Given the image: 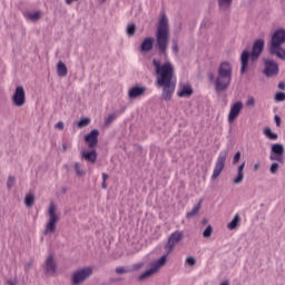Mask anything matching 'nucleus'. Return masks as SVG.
<instances>
[{"instance_id": "1", "label": "nucleus", "mask_w": 285, "mask_h": 285, "mask_svg": "<svg viewBox=\"0 0 285 285\" xmlns=\"http://www.w3.org/2000/svg\"><path fill=\"white\" fill-rule=\"evenodd\" d=\"M153 66L156 72L157 83L163 88L161 97L165 101H170L173 95H175V86H177L175 81V66L171 62L161 63L157 59L153 60Z\"/></svg>"}, {"instance_id": "2", "label": "nucleus", "mask_w": 285, "mask_h": 285, "mask_svg": "<svg viewBox=\"0 0 285 285\" xmlns=\"http://www.w3.org/2000/svg\"><path fill=\"white\" fill-rule=\"evenodd\" d=\"M230 81H233V66L230 62H222L218 67V77L215 80L216 92L228 90Z\"/></svg>"}, {"instance_id": "3", "label": "nucleus", "mask_w": 285, "mask_h": 285, "mask_svg": "<svg viewBox=\"0 0 285 285\" xmlns=\"http://www.w3.org/2000/svg\"><path fill=\"white\" fill-rule=\"evenodd\" d=\"M168 18L166 16H161L156 32V46H158V50H160L163 55L168 50Z\"/></svg>"}, {"instance_id": "4", "label": "nucleus", "mask_w": 285, "mask_h": 285, "mask_svg": "<svg viewBox=\"0 0 285 285\" xmlns=\"http://www.w3.org/2000/svg\"><path fill=\"white\" fill-rule=\"evenodd\" d=\"M49 220L45 227V235H52L57 230V224H59V214H57V205L51 202L48 208Z\"/></svg>"}, {"instance_id": "5", "label": "nucleus", "mask_w": 285, "mask_h": 285, "mask_svg": "<svg viewBox=\"0 0 285 285\" xmlns=\"http://www.w3.org/2000/svg\"><path fill=\"white\" fill-rule=\"evenodd\" d=\"M92 275V267H83L77 269L71 275V284L72 285H80L86 282Z\"/></svg>"}, {"instance_id": "6", "label": "nucleus", "mask_w": 285, "mask_h": 285, "mask_svg": "<svg viewBox=\"0 0 285 285\" xmlns=\"http://www.w3.org/2000/svg\"><path fill=\"white\" fill-rule=\"evenodd\" d=\"M167 257H168V255H164L158 261L154 262L151 264L150 269L146 271L145 273H142L139 276V278H138L139 282H144V279H148V277H153V275H155V273H157L159 271V268H161V266L166 265Z\"/></svg>"}, {"instance_id": "7", "label": "nucleus", "mask_w": 285, "mask_h": 285, "mask_svg": "<svg viewBox=\"0 0 285 285\" xmlns=\"http://www.w3.org/2000/svg\"><path fill=\"white\" fill-rule=\"evenodd\" d=\"M226 157H228V151L222 150L217 157L214 171L212 175L213 181H215V179H217V177L222 175V171L224 170V168H226Z\"/></svg>"}, {"instance_id": "8", "label": "nucleus", "mask_w": 285, "mask_h": 285, "mask_svg": "<svg viewBox=\"0 0 285 285\" xmlns=\"http://www.w3.org/2000/svg\"><path fill=\"white\" fill-rule=\"evenodd\" d=\"M183 239H184V232L176 230V232L171 233L168 238L167 246H166V248H168L167 255H170V253H173L175 246H177Z\"/></svg>"}, {"instance_id": "9", "label": "nucleus", "mask_w": 285, "mask_h": 285, "mask_svg": "<svg viewBox=\"0 0 285 285\" xmlns=\"http://www.w3.org/2000/svg\"><path fill=\"white\" fill-rule=\"evenodd\" d=\"M13 106L21 108V106L26 105V89L22 86H18L12 96Z\"/></svg>"}, {"instance_id": "10", "label": "nucleus", "mask_w": 285, "mask_h": 285, "mask_svg": "<svg viewBox=\"0 0 285 285\" xmlns=\"http://www.w3.org/2000/svg\"><path fill=\"white\" fill-rule=\"evenodd\" d=\"M242 110H244V102L237 101L233 104L228 114V122L233 124V121L239 117Z\"/></svg>"}, {"instance_id": "11", "label": "nucleus", "mask_w": 285, "mask_h": 285, "mask_svg": "<svg viewBox=\"0 0 285 285\" xmlns=\"http://www.w3.org/2000/svg\"><path fill=\"white\" fill-rule=\"evenodd\" d=\"M285 43V29H277L271 40L269 47L284 46Z\"/></svg>"}, {"instance_id": "12", "label": "nucleus", "mask_w": 285, "mask_h": 285, "mask_svg": "<svg viewBox=\"0 0 285 285\" xmlns=\"http://www.w3.org/2000/svg\"><path fill=\"white\" fill-rule=\"evenodd\" d=\"M279 72V66L274 60H265V69L264 73L266 77H275V75H278Z\"/></svg>"}, {"instance_id": "13", "label": "nucleus", "mask_w": 285, "mask_h": 285, "mask_svg": "<svg viewBox=\"0 0 285 285\" xmlns=\"http://www.w3.org/2000/svg\"><path fill=\"white\" fill-rule=\"evenodd\" d=\"M194 90H193V86H190V83L188 82H179L178 85V90H177V96L180 98H188V97H193Z\"/></svg>"}, {"instance_id": "14", "label": "nucleus", "mask_w": 285, "mask_h": 285, "mask_svg": "<svg viewBox=\"0 0 285 285\" xmlns=\"http://www.w3.org/2000/svg\"><path fill=\"white\" fill-rule=\"evenodd\" d=\"M85 141L88 148H97V145L99 144V131L97 129L91 130L85 136Z\"/></svg>"}, {"instance_id": "15", "label": "nucleus", "mask_w": 285, "mask_h": 285, "mask_svg": "<svg viewBox=\"0 0 285 285\" xmlns=\"http://www.w3.org/2000/svg\"><path fill=\"white\" fill-rule=\"evenodd\" d=\"M264 52V40L258 39L254 42L250 59L252 61H257L259 59V56Z\"/></svg>"}, {"instance_id": "16", "label": "nucleus", "mask_w": 285, "mask_h": 285, "mask_svg": "<svg viewBox=\"0 0 285 285\" xmlns=\"http://www.w3.org/2000/svg\"><path fill=\"white\" fill-rule=\"evenodd\" d=\"M45 271L47 275H56L57 273V262L52 254L49 255L45 262Z\"/></svg>"}, {"instance_id": "17", "label": "nucleus", "mask_w": 285, "mask_h": 285, "mask_svg": "<svg viewBox=\"0 0 285 285\" xmlns=\"http://www.w3.org/2000/svg\"><path fill=\"white\" fill-rule=\"evenodd\" d=\"M142 95H146V87H132L128 91L129 99H137V97H142Z\"/></svg>"}, {"instance_id": "18", "label": "nucleus", "mask_w": 285, "mask_h": 285, "mask_svg": "<svg viewBox=\"0 0 285 285\" xmlns=\"http://www.w3.org/2000/svg\"><path fill=\"white\" fill-rule=\"evenodd\" d=\"M269 53L277 57V59L285 61V49L282 47V45L269 47Z\"/></svg>"}, {"instance_id": "19", "label": "nucleus", "mask_w": 285, "mask_h": 285, "mask_svg": "<svg viewBox=\"0 0 285 285\" xmlns=\"http://www.w3.org/2000/svg\"><path fill=\"white\" fill-rule=\"evenodd\" d=\"M81 157L86 161H89L90 164H95L97 161V150L92 149L91 151L82 150Z\"/></svg>"}, {"instance_id": "20", "label": "nucleus", "mask_w": 285, "mask_h": 285, "mask_svg": "<svg viewBox=\"0 0 285 285\" xmlns=\"http://www.w3.org/2000/svg\"><path fill=\"white\" fill-rule=\"evenodd\" d=\"M249 59H250V53L248 51H243V53L240 56V61H242L240 72H242V75H244V72H246V70H248V60Z\"/></svg>"}, {"instance_id": "21", "label": "nucleus", "mask_w": 285, "mask_h": 285, "mask_svg": "<svg viewBox=\"0 0 285 285\" xmlns=\"http://www.w3.org/2000/svg\"><path fill=\"white\" fill-rule=\"evenodd\" d=\"M23 17L28 19V21H39V19H41V11H26Z\"/></svg>"}, {"instance_id": "22", "label": "nucleus", "mask_w": 285, "mask_h": 285, "mask_svg": "<svg viewBox=\"0 0 285 285\" xmlns=\"http://www.w3.org/2000/svg\"><path fill=\"white\" fill-rule=\"evenodd\" d=\"M154 39L148 37L145 38L141 46H140V50L141 52H150V50H153V43H154Z\"/></svg>"}, {"instance_id": "23", "label": "nucleus", "mask_w": 285, "mask_h": 285, "mask_svg": "<svg viewBox=\"0 0 285 285\" xmlns=\"http://www.w3.org/2000/svg\"><path fill=\"white\" fill-rule=\"evenodd\" d=\"M203 202L204 200L200 199L198 202V204L196 206H194L193 209L186 214L187 219H193V217H195V215H199V210H202V203Z\"/></svg>"}, {"instance_id": "24", "label": "nucleus", "mask_w": 285, "mask_h": 285, "mask_svg": "<svg viewBox=\"0 0 285 285\" xmlns=\"http://www.w3.org/2000/svg\"><path fill=\"white\" fill-rule=\"evenodd\" d=\"M246 167V163H243L238 166V173L236 178H234V184H242L244 181V168Z\"/></svg>"}, {"instance_id": "25", "label": "nucleus", "mask_w": 285, "mask_h": 285, "mask_svg": "<svg viewBox=\"0 0 285 285\" xmlns=\"http://www.w3.org/2000/svg\"><path fill=\"white\" fill-rule=\"evenodd\" d=\"M57 75L58 77H66L68 75V67L62 61L57 63Z\"/></svg>"}, {"instance_id": "26", "label": "nucleus", "mask_w": 285, "mask_h": 285, "mask_svg": "<svg viewBox=\"0 0 285 285\" xmlns=\"http://www.w3.org/2000/svg\"><path fill=\"white\" fill-rule=\"evenodd\" d=\"M240 222H242V216H239V214H236L233 220L227 225L228 230H235V228L239 226Z\"/></svg>"}, {"instance_id": "27", "label": "nucleus", "mask_w": 285, "mask_h": 285, "mask_svg": "<svg viewBox=\"0 0 285 285\" xmlns=\"http://www.w3.org/2000/svg\"><path fill=\"white\" fill-rule=\"evenodd\" d=\"M263 132L267 139H271V141H277L279 137L277 134L273 132L269 127H266Z\"/></svg>"}, {"instance_id": "28", "label": "nucleus", "mask_w": 285, "mask_h": 285, "mask_svg": "<svg viewBox=\"0 0 285 285\" xmlns=\"http://www.w3.org/2000/svg\"><path fill=\"white\" fill-rule=\"evenodd\" d=\"M272 153L274 155H284V145H282V144H274L272 146Z\"/></svg>"}, {"instance_id": "29", "label": "nucleus", "mask_w": 285, "mask_h": 285, "mask_svg": "<svg viewBox=\"0 0 285 285\" xmlns=\"http://www.w3.org/2000/svg\"><path fill=\"white\" fill-rule=\"evenodd\" d=\"M24 204L28 208H31V206H35V195L33 194H28L24 197Z\"/></svg>"}, {"instance_id": "30", "label": "nucleus", "mask_w": 285, "mask_h": 285, "mask_svg": "<svg viewBox=\"0 0 285 285\" xmlns=\"http://www.w3.org/2000/svg\"><path fill=\"white\" fill-rule=\"evenodd\" d=\"M232 3H233V0H218V6L220 10H227V8H230Z\"/></svg>"}, {"instance_id": "31", "label": "nucleus", "mask_w": 285, "mask_h": 285, "mask_svg": "<svg viewBox=\"0 0 285 285\" xmlns=\"http://www.w3.org/2000/svg\"><path fill=\"white\" fill-rule=\"evenodd\" d=\"M73 168H75L76 175H78V177H83V175H86V171H83V169H81V164L75 163Z\"/></svg>"}, {"instance_id": "32", "label": "nucleus", "mask_w": 285, "mask_h": 285, "mask_svg": "<svg viewBox=\"0 0 285 285\" xmlns=\"http://www.w3.org/2000/svg\"><path fill=\"white\" fill-rule=\"evenodd\" d=\"M90 125V118H82L78 121V128H86V126Z\"/></svg>"}, {"instance_id": "33", "label": "nucleus", "mask_w": 285, "mask_h": 285, "mask_svg": "<svg viewBox=\"0 0 285 285\" xmlns=\"http://www.w3.org/2000/svg\"><path fill=\"white\" fill-rule=\"evenodd\" d=\"M271 161H279V164H282L284 161V155H271L269 156Z\"/></svg>"}, {"instance_id": "34", "label": "nucleus", "mask_w": 285, "mask_h": 285, "mask_svg": "<svg viewBox=\"0 0 285 285\" xmlns=\"http://www.w3.org/2000/svg\"><path fill=\"white\" fill-rule=\"evenodd\" d=\"M135 32H137V27L135 24H129L127 27V35H129V37H132Z\"/></svg>"}, {"instance_id": "35", "label": "nucleus", "mask_w": 285, "mask_h": 285, "mask_svg": "<svg viewBox=\"0 0 285 285\" xmlns=\"http://www.w3.org/2000/svg\"><path fill=\"white\" fill-rule=\"evenodd\" d=\"M17 179L13 176H9L8 180H7V188H12V186H14Z\"/></svg>"}, {"instance_id": "36", "label": "nucleus", "mask_w": 285, "mask_h": 285, "mask_svg": "<svg viewBox=\"0 0 285 285\" xmlns=\"http://www.w3.org/2000/svg\"><path fill=\"white\" fill-rule=\"evenodd\" d=\"M210 235H213V226H207V228L204 230V233H203V236L205 237V238H208V237H210Z\"/></svg>"}, {"instance_id": "37", "label": "nucleus", "mask_w": 285, "mask_h": 285, "mask_svg": "<svg viewBox=\"0 0 285 285\" xmlns=\"http://www.w3.org/2000/svg\"><path fill=\"white\" fill-rule=\"evenodd\" d=\"M275 101H285V94L284 92H277L275 95Z\"/></svg>"}, {"instance_id": "38", "label": "nucleus", "mask_w": 285, "mask_h": 285, "mask_svg": "<svg viewBox=\"0 0 285 285\" xmlns=\"http://www.w3.org/2000/svg\"><path fill=\"white\" fill-rule=\"evenodd\" d=\"M186 264H188V266H195V264H197V261L195 259V257H187L186 258Z\"/></svg>"}, {"instance_id": "39", "label": "nucleus", "mask_w": 285, "mask_h": 285, "mask_svg": "<svg viewBox=\"0 0 285 285\" xmlns=\"http://www.w3.org/2000/svg\"><path fill=\"white\" fill-rule=\"evenodd\" d=\"M278 169H279V165L277 163H273L269 170L272 175H275V173H277Z\"/></svg>"}, {"instance_id": "40", "label": "nucleus", "mask_w": 285, "mask_h": 285, "mask_svg": "<svg viewBox=\"0 0 285 285\" xmlns=\"http://www.w3.org/2000/svg\"><path fill=\"white\" fill-rule=\"evenodd\" d=\"M239 159H242V153L237 151L233 158V164L239 163Z\"/></svg>"}, {"instance_id": "41", "label": "nucleus", "mask_w": 285, "mask_h": 285, "mask_svg": "<svg viewBox=\"0 0 285 285\" xmlns=\"http://www.w3.org/2000/svg\"><path fill=\"white\" fill-rule=\"evenodd\" d=\"M116 273L118 275H124V273H128V269L124 268V267H117L116 268Z\"/></svg>"}, {"instance_id": "42", "label": "nucleus", "mask_w": 285, "mask_h": 285, "mask_svg": "<svg viewBox=\"0 0 285 285\" xmlns=\"http://www.w3.org/2000/svg\"><path fill=\"white\" fill-rule=\"evenodd\" d=\"M114 119H117V116H115L114 114L109 115L106 119V124L107 125H110V122L114 120Z\"/></svg>"}, {"instance_id": "43", "label": "nucleus", "mask_w": 285, "mask_h": 285, "mask_svg": "<svg viewBox=\"0 0 285 285\" xmlns=\"http://www.w3.org/2000/svg\"><path fill=\"white\" fill-rule=\"evenodd\" d=\"M274 119H275V124H276L277 128H279V126H282V118L276 115V116L274 117Z\"/></svg>"}, {"instance_id": "44", "label": "nucleus", "mask_w": 285, "mask_h": 285, "mask_svg": "<svg viewBox=\"0 0 285 285\" xmlns=\"http://www.w3.org/2000/svg\"><path fill=\"white\" fill-rule=\"evenodd\" d=\"M246 106H255V98L249 97L246 101Z\"/></svg>"}, {"instance_id": "45", "label": "nucleus", "mask_w": 285, "mask_h": 285, "mask_svg": "<svg viewBox=\"0 0 285 285\" xmlns=\"http://www.w3.org/2000/svg\"><path fill=\"white\" fill-rule=\"evenodd\" d=\"M173 51H174L176 55H177V52H179V46L177 45V41H174Z\"/></svg>"}, {"instance_id": "46", "label": "nucleus", "mask_w": 285, "mask_h": 285, "mask_svg": "<svg viewBox=\"0 0 285 285\" xmlns=\"http://www.w3.org/2000/svg\"><path fill=\"white\" fill-rule=\"evenodd\" d=\"M55 128H57L58 130H63V121L57 122Z\"/></svg>"}, {"instance_id": "47", "label": "nucleus", "mask_w": 285, "mask_h": 285, "mask_svg": "<svg viewBox=\"0 0 285 285\" xmlns=\"http://www.w3.org/2000/svg\"><path fill=\"white\" fill-rule=\"evenodd\" d=\"M209 81H215V75L213 72L208 73Z\"/></svg>"}, {"instance_id": "48", "label": "nucleus", "mask_w": 285, "mask_h": 285, "mask_svg": "<svg viewBox=\"0 0 285 285\" xmlns=\"http://www.w3.org/2000/svg\"><path fill=\"white\" fill-rule=\"evenodd\" d=\"M102 181H108V174L102 173Z\"/></svg>"}, {"instance_id": "49", "label": "nucleus", "mask_w": 285, "mask_h": 285, "mask_svg": "<svg viewBox=\"0 0 285 285\" xmlns=\"http://www.w3.org/2000/svg\"><path fill=\"white\" fill-rule=\"evenodd\" d=\"M101 188H102L104 190H106V188H108V184H106L105 180H102V183H101Z\"/></svg>"}, {"instance_id": "50", "label": "nucleus", "mask_w": 285, "mask_h": 285, "mask_svg": "<svg viewBox=\"0 0 285 285\" xmlns=\"http://www.w3.org/2000/svg\"><path fill=\"white\" fill-rule=\"evenodd\" d=\"M254 170H259V163H256V164L254 165Z\"/></svg>"}, {"instance_id": "51", "label": "nucleus", "mask_w": 285, "mask_h": 285, "mask_svg": "<svg viewBox=\"0 0 285 285\" xmlns=\"http://www.w3.org/2000/svg\"><path fill=\"white\" fill-rule=\"evenodd\" d=\"M278 88H281L282 90H284V88H285L284 82L278 83Z\"/></svg>"}, {"instance_id": "52", "label": "nucleus", "mask_w": 285, "mask_h": 285, "mask_svg": "<svg viewBox=\"0 0 285 285\" xmlns=\"http://www.w3.org/2000/svg\"><path fill=\"white\" fill-rule=\"evenodd\" d=\"M62 149H63V150H68V144H63V145H62Z\"/></svg>"}, {"instance_id": "53", "label": "nucleus", "mask_w": 285, "mask_h": 285, "mask_svg": "<svg viewBox=\"0 0 285 285\" xmlns=\"http://www.w3.org/2000/svg\"><path fill=\"white\" fill-rule=\"evenodd\" d=\"M8 284L9 285H14V283H12V281H8Z\"/></svg>"}, {"instance_id": "54", "label": "nucleus", "mask_w": 285, "mask_h": 285, "mask_svg": "<svg viewBox=\"0 0 285 285\" xmlns=\"http://www.w3.org/2000/svg\"><path fill=\"white\" fill-rule=\"evenodd\" d=\"M100 3H106V0H100Z\"/></svg>"}]
</instances>
